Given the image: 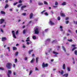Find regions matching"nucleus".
I'll return each instance as SVG.
<instances>
[{"instance_id": "nucleus-1", "label": "nucleus", "mask_w": 77, "mask_h": 77, "mask_svg": "<svg viewBox=\"0 0 77 77\" xmlns=\"http://www.w3.org/2000/svg\"><path fill=\"white\" fill-rule=\"evenodd\" d=\"M6 66L7 69H10L12 67V64L11 63H8L6 64Z\"/></svg>"}, {"instance_id": "nucleus-2", "label": "nucleus", "mask_w": 77, "mask_h": 77, "mask_svg": "<svg viewBox=\"0 0 77 77\" xmlns=\"http://www.w3.org/2000/svg\"><path fill=\"white\" fill-rule=\"evenodd\" d=\"M48 64L47 63H43L42 64V66L43 68H46L48 67Z\"/></svg>"}, {"instance_id": "nucleus-3", "label": "nucleus", "mask_w": 77, "mask_h": 77, "mask_svg": "<svg viewBox=\"0 0 77 77\" xmlns=\"http://www.w3.org/2000/svg\"><path fill=\"white\" fill-rule=\"evenodd\" d=\"M35 34H38L39 33L38 28H36L35 29Z\"/></svg>"}, {"instance_id": "nucleus-4", "label": "nucleus", "mask_w": 77, "mask_h": 77, "mask_svg": "<svg viewBox=\"0 0 77 77\" xmlns=\"http://www.w3.org/2000/svg\"><path fill=\"white\" fill-rule=\"evenodd\" d=\"M15 31H12V33L13 34V38H17V37H16V36H15Z\"/></svg>"}, {"instance_id": "nucleus-5", "label": "nucleus", "mask_w": 77, "mask_h": 77, "mask_svg": "<svg viewBox=\"0 0 77 77\" xmlns=\"http://www.w3.org/2000/svg\"><path fill=\"white\" fill-rule=\"evenodd\" d=\"M4 21H5V19H1L0 20V24H3V23Z\"/></svg>"}, {"instance_id": "nucleus-6", "label": "nucleus", "mask_w": 77, "mask_h": 77, "mask_svg": "<svg viewBox=\"0 0 77 77\" xmlns=\"http://www.w3.org/2000/svg\"><path fill=\"white\" fill-rule=\"evenodd\" d=\"M7 40V38L6 37H2V41H6V40Z\"/></svg>"}, {"instance_id": "nucleus-7", "label": "nucleus", "mask_w": 77, "mask_h": 77, "mask_svg": "<svg viewBox=\"0 0 77 77\" xmlns=\"http://www.w3.org/2000/svg\"><path fill=\"white\" fill-rule=\"evenodd\" d=\"M33 13H31L29 15V17H30V19H32L33 17Z\"/></svg>"}, {"instance_id": "nucleus-8", "label": "nucleus", "mask_w": 77, "mask_h": 77, "mask_svg": "<svg viewBox=\"0 0 77 77\" xmlns=\"http://www.w3.org/2000/svg\"><path fill=\"white\" fill-rule=\"evenodd\" d=\"M59 73H60L61 75H63V74L64 73V72H63V70H61V72L60 71H59Z\"/></svg>"}, {"instance_id": "nucleus-9", "label": "nucleus", "mask_w": 77, "mask_h": 77, "mask_svg": "<svg viewBox=\"0 0 77 77\" xmlns=\"http://www.w3.org/2000/svg\"><path fill=\"white\" fill-rule=\"evenodd\" d=\"M26 5H23V6H22L21 7V10L22 11H23V10H24L23 8H26Z\"/></svg>"}, {"instance_id": "nucleus-10", "label": "nucleus", "mask_w": 77, "mask_h": 77, "mask_svg": "<svg viewBox=\"0 0 77 77\" xmlns=\"http://www.w3.org/2000/svg\"><path fill=\"white\" fill-rule=\"evenodd\" d=\"M50 23L51 25V26H53V25H54V23L53 22H52V21L51 20H50Z\"/></svg>"}, {"instance_id": "nucleus-11", "label": "nucleus", "mask_w": 77, "mask_h": 77, "mask_svg": "<svg viewBox=\"0 0 77 77\" xmlns=\"http://www.w3.org/2000/svg\"><path fill=\"white\" fill-rule=\"evenodd\" d=\"M33 51V49H31L29 51H28V53L29 54H31V53H32V52Z\"/></svg>"}, {"instance_id": "nucleus-12", "label": "nucleus", "mask_w": 77, "mask_h": 77, "mask_svg": "<svg viewBox=\"0 0 77 77\" xmlns=\"http://www.w3.org/2000/svg\"><path fill=\"white\" fill-rule=\"evenodd\" d=\"M60 14L61 16V17H65V14H64V13H60Z\"/></svg>"}, {"instance_id": "nucleus-13", "label": "nucleus", "mask_w": 77, "mask_h": 77, "mask_svg": "<svg viewBox=\"0 0 77 77\" xmlns=\"http://www.w3.org/2000/svg\"><path fill=\"white\" fill-rule=\"evenodd\" d=\"M66 3L65 2H63L62 4V6H65V5H66Z\"/></svg>"}, {"instance_id": "nucleus-14", "label": "nucleus", "mask_w": 77, "mask_h": 77, "mask_svg": "<svg viewBox=\"0 0 77 77\" xmlns=\"http://www.w3.org/2000/svg\"><path fill=\"white\" fill-rule=\"evenodd\" d=\"M63 76H65V77H67L68 76V73H66V74H64L63 75Z\"/></svg>"}, {"instance_id": "nucleus-15", "label": "nucleus", "mask_w": 77, "mask_h": 77, "mask_svg": "<svg viewBox=\"0 0 77 77\" xmlns=\"http://www.w3.org/2000/svg\"><path fill=\"white\" fill-rule=\"evenodd\" d=\"M38 59H39V57H37L36 58V63H38Z\"/></svg>"}, {"instance_id": "nucleus-16", "label": "nucleus", "mask_w": 77, "mask_h": 77, "mask_svg": "<svg viewBox=\"0 0 77 77\" xmlns=\"http://www.w3.org/2000/svg\"><path fill=\"white\" fill-rule=\"evenodd\" d=\"M34 61H35V58H33L31 60L30 62L31 63H33V62Z\"/></svg>"}, {"instance_id": "nucleus-17", "label": "nucleus", "mask_w": 77, "mask_h": 77, "mask_svg": "<svg viewBox=\"0 0 77 77\" xmlns=\"http://www.w3.org/2000/svg\"><path fill=\"white\" fill-rule=\"evenodd\" d=\"M8 73L9 74H12V71H11V70H8Z\"/></svg>"}, {"instance_id": "nucleus-18", "label": "nucleus", "mask_w": 77, "mask_h": 77, "mask_svg": "<svg viewBox=\"0 0 77 77\" xmlns=\"http://www.w3.org/2000/svg\"><path fill=\"white\" fill-rule=\"evenodd\" d=\"M53 53L54 54H59V53H57L54 51H53Z\"/></svg>"}, {"instance_id": "nucleus-19", "label": "nucleus", "mask_w": 77, "mask_h": 77, "mask_svg": "<svg viewBox=\"0 0 77 77\" xmlns=\"http://www.w3.org/2000/svg\"><path fill=\"white\" fill-rule=\"evenodd\" d=\"M1 14H5V12L3 11H1Z\"/></svg>"}, {"instance_id": "nucleus-20", "label": "nucleus", "mask_w": 77, "mask_h": 77, "mask_svg": "<svg viewBox=\"0 0 77 77\" xmlns=\"http://www.w3.org/2000/svg\"><path fill=\"white\" fill-rule=\"evenodd\" d=\"M63 69H65V64H63Z\"/></svg>"}, {"instance_id": "nucleus-21", "label": "nucleus", "mask_w": 77, "mask_h": 77, "mask_svg": "<svg viewBox=\"0 0 77 77\" xmlns=\"http://www.w3.org/2000/svg\"><path fill=\"white\" fill-rule=\"evenodd\" d=\"M76 49H77V47H74L72 49V51H73L75 50H76Z\"/></svg>"}, {"instance_id": "nucleus-22", "label": "nucleus", "mask_w": 77, "mask_h": 77, "mask_svg": "<svg viewBox=\"0 0 77 77\" xmlns=\"http://www.w3.org/2000/svg\"><path fill=\"white\" fill-rule=\"evenodd\" d=\"M26 29H24L23 31V34H25V33H26Z\"/></svg>"}, {"instance_id": "nucleus-23", "label": "nucleus", "mask_w": 77, "mask_h": 77, "mask_svg": "<svg viewBox=\"0 0 77 77\" xmlns=\"http://www.w3.org/2000/svg\"><path fill=\"white\" fill-rule=\"evenodd\" d=\"M9 7V5L7 4L6 5L5 7V9H6L7 8H8Z\"/></svg>"}, {"instance_id": "nucleus-24", "label": "nucleus", "mask_w": 77, "mask_h": 77, "mask_svg": "<svg viewBox=\"0 0 77 77\" xmlns=\"http://www.w3.org/2000/svg\"><path fill=\"white\" fill-rule=\"evenodd\" d=\"M62 48H63L64 51L65 52H66V49H65V48H64V46H62Z\"/></svg>"}, {"instance_id": "nucleus-25", "label": "nucleus", "mask_w": 77, "mask_h": 77, "mask_svg": "<svg viewBox=\"0 0 77 77\" xmlns=\"http://www.w3.org/2000/svg\"><path fill=\"white\" fill-rule=\"evenodd\" d=\"M67 40L68 41H69V42H71L72 41V39H68Z\"/></svg>"}, {"instance_id": "nucleus-26", "label": "nucleus", "mask_w": 77, "mask_h": 77, "mask_svg": "<svg viewBox=\"0 0 77 77\" xmlns=\"http://www.w3.org/2000/svg\"><path fill=\"white\" fill-rule=\"evenodd\" d=\"M32 38L33 39H36V37L35 36H32Z\"/></svg>"}, {"instance_id": "nucleus-27", "label": "nucleus", "mask_w": 77, "mask_h": 77, "mask_svg": "<svg viewBox=\"0 0 77 77\" xmlns=\"http://www.w3.org/2000/svg\"><path fill=\"white\" fill-rule=\"evenodd\" d=\"M22 6V4H19L17 5V7H18V8H20V6Z\"/></svg>"}, {"instance_id": "nucleus-28", "label": "nucleus", "mask_w": 77, "mask_h": 77, "mask_svg": "<svg viewBox=\"0 0 77 77\" xmlns=\"http://www.w3.org/2000/svg\"><path fill=\"white\" fill-rule=\"evenodd\" d=\"M67 70L68 71H71V69H70V68L69 67H67Z\"/></svg>"}, {"instance_id": "nucleus-29", "label": "nucleus", "mask_w": 77, "mask_h": 77, "mask_svg": "<svg viewBox=\"0 0 77 77\" xmlns=\"http://www.w3.org/2000/svg\"><path fill=\"white\" fill-rule=\"evenodd\" d=\"M55 5L56 6H57V5H58V2H57V1H55Z\"/></svg>"}, {"instance_id": "nucleus-30", "label": "nucleus", "mask_w": 77, "mask_h": 77, "mask_svg": "<svg viewBox=\"0 0 77 77\" xmlns=\"http://www.w3.org/2000/svg\"><path fill=\"white\" fill-rule=\"evenodd\" d=\"M4 69H4V68L3 67H0V70H4Z\"/></svg>"}, {"instance_id": "nucleus-31", "label": "nucleus", "mask_w": 77, "mask_h": 77, "mask_svg": "<svg viewBox=\"0 0 77 77\" xmlns=\"http://www.w3.org/2000/svg\"><path fill=\"white\" fill-rule=\"evenodd\" d=\"M13 50H17V48H16L15 47H13Z\"/></svg>"}, {"instance_id": "nucleus-32", "label": "nucleus", "mask_w": 77, "mask_h": 77, "mask_svg": "<svg viewBox=\"0 0 77 77\" xmlns=\"http://www.w3.org/2000/svg\"><path fill=\"white\" fill-rule=\"evenodd\" d=\"M74 53L75 55H77V51L75 50L74 51Z\"/></svg>"}, {"instance_id": "nucleus-33", "label": "nucleus", "mask_w": 77, "mask_h": 77, "mask_svg": "<svg viewBox=\"0 0 77 77\" xmlns=\"http://www.w3.org/2000/svg\"><path fill=\"white\" fill-rule=\"evenodd\" d=\"M38 5H39V6H41V5H43V3H38Z\"/></svg>"}, {"instance_id": "nucleus-34", "label": "nucleus", "mask_w": 77, "mask_h": 77, "mask_svg": "<svg viewBox=\"0 0 77 77\" xmlns=\"http://www.w3.org/2000/svg\"><path fill=\"white\" fill-rule=\"evenodd\" d=\"M44 4H45V5H48V3H47V2H46V1H44Z\"/></svg>"}, {"instance_id": "nucleus-35", "label": "nucleus", "mask_w": 77, "mask_h": 77, "mask_svg": "<svg viewBox=\"0 0 77 77\" xmlns=\"http://www.w3.org/2000/svg\"><path fill=\"white\" fill-rule=\"evenodd\" d=\"M18 54H19L18 52H16L15 53L16 56H18Z\"/></svg>"}, {"instance_id": "nucleus-36", "label": "nucleus", "mask_w": 77, "mask_h": 77, "mask_svg": "<svg viewBox=\"0 0 77 77\" xmlns=\"http://www.w3.org/2000/svg\"><path fill=\"white\" fill-rule=\"evenodd\" d=\"M45 15H46L47 16H48V13L46 12L45 13Z\"/></svg>"}, {"instance_id": "nucleus-37", "label": "nucleus", "mask_w": 77, "mask_h": 77, "mask_svg": "<svg viewBox=\"0 0 77 77\" xmlns=\"http://www.w3.org/2000/svg\"><path fill=\"white\" fill-rule=\"evenodd\" d=\"M57 47L58 48L57 50H59V49H60V46H57Z\"/></svg>"}, {"instance_id": "nucleus-38", "label": "nucleus", "mask_w": 77, "mask_h": 77, "mask_svg": "<svg viewBox=\"0 0 77 77\" xmlns=\"http://www.w3.org/2000/svg\"><path fill=\"white\" fill-rule=\"evenodd\" d=\"M32 73V70H30L29 75H31Z\"/></svg>"}, {"instance_id": "nucleus-39", "label": "nucleus", "mask_w": 77, "mask_h": 77, "mask_svg": "<svg viewBox=\"0 0 77 77\" xmlns=\"http://www.w3.org/2000/svg\"><path fill=\"white\" fill-rule=\"evenodd\" d=\"M17 3H18V2H16L15 3H14L13 4L14 6H15V5H17Z\"/></svg>"}, {"instance_id": "nucleus-40", "label": "nucleus", "mask_w": 77, "mask_h": 77, "mask_svg": "<svg viewBox=\"0 0 77 77\" xmlns=\"http://www.w3.org/2000/svg\"><path fill=\"white\" fill-rule=\"evenodd\" d=\"M18 60H17V59L16 58L15 59V63H17Z\"/></svg>"}, {"instance_id": "nucleus-41", "label": "nucleus", "mask_w": 77, "mask_h": 77, "mask_svg": "<svg viewBox=\"0 0 77 77\" xmlns=\"http://www.w3.org/2000/svg\"><path fill=\"white\" fill-rule=\"evenodd\" d=\"M57 19L58 20H60V17L59 16L57 18Z\"/></svg>"}, {"instance_id": "nucleus-42", "label": "nucleus", "mask_w": 77, "mask_h": 77, "mask_svg": "<svg viewBox=\"0 0 77 77\" xmlns=\"http://www.w3.org/2000/svg\"><path fill=\"white\" fill-rule=\"evenodd\" d=\"M48 29H45V32H48Z\"/></svg>"}, {"instance_id": "nucleus-43", "label": "nucleus", "mask_w": 77, "mask_h": 77, "mask_svg": "<svg viewBox=\"0 0 77 77\" xmlns=\"http://www.w3.org/2000/svg\"><path fill=\"white\" fill-rule=\"evenodd\" d=\"M22 15H24V16H25V15H26V14L25 13H24L22 14Z\"/></svg>"}, {"instance_id": "nucleus-44", "label": "nucleus", "mask_w": 77, "mask_h": 77, "mask_svg": "<svg viewBox=\"0 0 77 77\" xmlns=\"http://www.w3.org/2000/svg\"><path fill=\"white\" fill-rule=\"evenodd\" d=\"M35 71H39V69H38L37 68V67H35Z\"/></svg>"}, {"instance_id": "nucleus-45", "label": "nucleus", "mask_w": 77, "mask_h": 77, "mask_svg": "<svg viewBox=\"0 0 77 77\" xmlns=\"http://www.w3.org/2000/svg\"><path fill=\"white\" fill-rule=\"evenodd\" d=\"M53 8H57V6H53Z\"/></svg>"}, {"instance_id": "nucleus-46", "label": "nucleus", "mask_w": 77, "mask_h": 77, "mask_svg": "<svg viewBox=\"0 0 77 77\" xmlns=\"http://www.w3.org/2000/svg\"><path fill=\"white\" fill-rule=\"evenodd\" d=\"M51 41L50 39H48L46 40V41Z\"/></svg>"}, {"instance_id": "nucleus-47", "label": "nucleus", "mask_w": 77, "mask_h": 77, "mask_svg": "<svg viewBox=\"0 0 77 77\" xmlns=\"http://www.w3.org/2000/svg\"><path fill=\"white\" fill-rule=\"evenodd\" d=\"M72 47H75V45H72Z\"/></svg>"}, {"instance_id": "nucleus-48", "label": "nucleus", "mask_w": 77, "mask_h": 77, "mask_svg": "<svg viewBox=\"0 0 77 77\" xmlns=\"http://www.w3.org/2000/svg\"><path fill=\"white\" fill-rule=\"evenodd\" d=\"M1 32H2V33H3V32H4V31H3V29H1Z\"/></svg>"}, {"instance_id": "nucleus-49", "label": "nucleus", "mask_w": 77, "mask_h": 77, "mask_svg": "<svg viewBox=\"0 0 77 77\" xmlns=\"http://www.w3.org/2000/svg\"><path fill=\"white\" fill-rule=\"evenodd\" d=\"M5 3H8V0H6L5 1Z\"/></svg>"}, {"instance_id": "nucleus-50", "label": "nucleus", "mask_w": 77, "mask_h": 77, "mask_svg": "<svg viewBox=\"0 0 77 77\" xmlns=\"http://www.w3.org/2000/svg\"><path fill=\"white\" fill-rule=\"evenodd\" d=\"M66 24H68L69 23V21H67L66 22Z\"/></svg>"}, {"instance_id": "nucleus-51", "label": "nucleus", "mask_w": 77, "mask_h": 77, "mask_svg": "<svg viewBox=\"0 0 77 77\" xmlns=\"http://www.w3.org/2000/svg\"><path fill=\"white\" fill-rule=\"evenodd\" d=\"M44 12H45V10H44L43 11H42V12H41V14H43V13Z\"/></svg>"}, {"instance_id": "nucleus-52", "label": "nucleus", "mask_w": 77, "mask_h": 77, "mask_svg": "<svg viewBox=\"0 0 77 77\" xmlns=\"http://www.w3.org/2000/svg\"><path fill=\"white\" fill-rule=\"evenodd\" d=\"M51 50H52L51 49V48L50 49V50L48 51L49 53H50V52L51 51Z\"/></svg>"}, {"instance_id": "nucleus-53", "label": "nucleus", "mask_w": 77, "mask_h": 77, "mask_svg": "<svg viewBox=\"0 0 77 77\" xmlns=\"http://www.w3.org/2000/svg\"><path fill=\"white\" fill-rule=\"evenodd\" d=\"M68 31L70 32V33H72V32H71V31L69 29H68Z\"/></svg>"}, {"instance_id": "nucleus-54", "label": "nucleus", "mask_w": 77, "mask_h": 77, "mask_svg": "<svg viewBox=\"0 0 77 77\" xmlns=\"http://www.w3.org/2000/svg\"><path fill=\"white\" fill-rule=\"evenodd\" d=\"M25 60H27V57H25Z\"/></svg>"}, {"instance_id": "nucleus-55", "label": "nucleus", "mask_w": 77, "mask_h": 77, "mask_svg": "<svg viewBox=\"0 0 77 77\" xmlns=\"http://www.w3.org/2000/svg\"><path fill=\"white\" fill-rule=\"evenodd\" d=\"M7 48L8 49V51H10V49H9V47Z\"/></svg>"}, {"instance_id": "nucleus-56", "label": "nucleus", "mask_w": 77, "mask_h": 77, "mask_svg": "<svg viewBox=\"0 0 77 77\" xmlns=\"http://www.w3.org/2000/svg\"><path fill=\"white\" fill-rule=\"evenodd\" d=\"M18 33V31H17L16 32V34L17 35Z\"/></svg>"}, {"instance_id": "nucleus-57", "label": "nucleus", "mask_w": 77, "mask_h": 77, "mask_svg": "<svg viewBox=\"0 0 77 77\" xmlns=\"http://www.w3.org/2000/svg\"><path fill=\"white\" fill-rule=\"evenodd\" d=\"M22 1H21V0H20L19 1V3H22Z\"/></svg>"}, {"instance_id": "nucleus-58", "label": "nucleus", "mask_w": 77, "mask_h": 77, "mask_svg": "<svg viewBox=\"0 0 77 77\" xmlns=\"http://www.w3.org/2000/svg\"><path fill=\"white\" fill-rule=\"evenodd\" d=\"M30 41V40L29 39H26V42H28V41Z\"/></svg>"}, {"instance_id": "nucleus-59", "label": "nucleus", "mask_w": 77, "mask_h": 77, "mask_svg": "<svg viewBox=\"0 0 77 77\" xmlns=\"http://www.w3.org/2000/svg\"><path fill=\"white\" fill-rule=\"evenodd\" d=\"M65 39H66V37H64L63 38V40H65Z\"/></svg>"}, {"instance_id": "nucleus-60", "label": "nucleus", "mask_w": 77, "mask_h": 77, "mask_svg": "<svg viewBox=\"0 0 77 77\" xmlns=\"http://www.w3.org/2000/svg\"><path fill=\"white\" fill-rule=\"evenodd\" d=\"M55 41H56V40H54L52 42V43H54V42H55Z\"/></svg>"}, {"instance_id": "nucleus-61", "label": "nucleus", "mask_w": 77, "mask_h": 77, "mask_svg": "<svg viewBox=\"0 0 77 77\" xmlns=\"http://www.w3.org/2000/svg\"><path fill=\"white\" fill-rule=\"evenodd\" d=\"M69 19V18L68 17H66V20H68Z\"/></svg>"}, {"instance_id": "nucleus-62", "label": "nucleus", "mask_w": 77, "mask_h": 77, "mask_svg": "<svg viewBox=\"0 0 77 77\" xmlns=\"http://www.w3.org/2000/svg\"><path fill=\"white\" fill-rule=\"evenodd\" d=\"M60 31H61V32H63V29L61 28L60 29Z\"/></svg>"}, {"instance_id": "nucleus-63", "label": "nucleus", "mask_w": 77, "mask_h": 77, "mask_svg": "<svg viewBox=\"0 0 77 77\" xmlns=\"http://www.w3.org/2000/svg\"><path fill=\"white\" fill-rule=\"evenodd\" d=\"M23 48H26V46L23 45Z\"/></svg>"}, {"instance_id": "nucleus-64", "label": "nucleus", "mask_w": 77, "mask_h": 77, "mask_svg": "<svg viewBox=\"0 0 77 77\" xmlns=\"http://www.w3.org/2000/svg\"><path fill=\"white\" fill-rule=\"evenodd\" d=\"M13 66L14 68H15V64H14L13 65Z\"/></svg>"}]
</instances>
